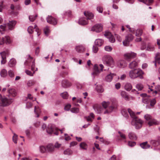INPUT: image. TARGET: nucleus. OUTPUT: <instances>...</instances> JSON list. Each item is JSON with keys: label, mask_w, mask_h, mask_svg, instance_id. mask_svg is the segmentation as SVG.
Returning <instances> with one entry per match:
<instances>
[{"label": "nucleus", "mask_w": 160, "mask_h": 160, "mask_svg": "<svg viewBox=\"0 0 160 160\" xmlns=\"http://www.w3.org/2000/svg\"><path fill=\"white\" fill-rule=\"evenodd\" d=\"M35 71H33V73H32V72L28 70H26L25 71V72L28 75H29L31 76H32L33 75V74L35 73Z\"/></svg>", "instance_id": "13d9d810"}, {"label": "nucleus", "mask_w": 160, "mask_h": 160, "mask_svg": "<svg viewBox=\"0 0 160 160\" xmlns=\"http://www.w3.org/2000/svg\"><path fill=\"white\" fill-rule=\"evenodd\" d=\"M35 82L34 81L32 80H30L27 83V85L28 87H30L34 84Z\"/></svg>", "instance_id": "bf43d9fd"}, {"label": "nucleus", "mask_w": 160, "mask_h": 160, "mask_svg": "<svg viewBox=\"0 0 160 160\" xmlns=\"http://www.w3.org/2000/svg\"><path fill=\"white\" fill-rule=\"evenodd\" d=\"M46 148L48 152H52L54 151V147L52 144H48L46 146Z\"/></svg>", "instance_id": "bb28decb"}, {"label": "nucleus", "mask_w": 160, "mask_h": 160, "mask_svg": "<svg viewBox=\"0 0 160 160\" xmlns=\"http://www.w3.org/2000/svg\"><path fill=\"white\" fill-rule=\"evenodd\" d=\"M16 63V60L14 58H12L9 61L8 65L10 67H13L15 65Z\"/></svg>", "instance_id": "58836bf2"}, {"label": "nucleus", "mask_w": 160, "mask_h": 160, "mask_svg": "<svg viewBox=\"0 0 160 160\" xmlns=\"http://www.w3.org/2000/svg\"><path fill=\"white\" fill-rule=\"evenodd\" d=\"M44 31L45 34L46 35H48L50 32L49 27L46 26L44 29Z\"/></svg>", "instance_id": "3c124183"}, {"label": "nucleus", "mask_w": 160, "mask_h": 160, "mask_svg": "<svg viewBox=\"0 0 160 160\" xmlns=\"http://www.w3.org/2000/svg\"><path fill=\"white\" fill-rule=\"evenodd\" d=\"M102 60L103 63L106 66L113 68L115 65L114 60L110 55H106L102 57Z\"/></svg>", "instance_id": "20e7f679"}, {"label": "nucleus", "mask_w": 160, "mask_h": 160, "mask_svg": "<svg viewBox=\"0 0 160 160\" xmlns=\"http://www.w3.org/2000/svg\"><path fill=\"white\" fill-rule=\"evenodd\" d=\"M136 88L138 90L141 91L143 89V85L141 83H138L136 85Z\"/></svg>", "instance_id": "49530a36"}, {"label": "nucleus", "mask_w": 160, "mask_h": 160, "mask_svg": "<svg viewBox=\"0 0 160 160\" xmlns=\"http://www.w3.org/2000/svg\"><path fill=\"white\" fill-rule=\"evenodd\" d=\"M8 76L11 78H13L14 76V72L13 70H10L8 72Z\"/></svg>", "instance_id": "8fccbe9b"}, {"label": "nucleus", "mask_w": 160, "mask_h": 160, "mask_svg": "<svg viewBox=\"0 0 160 160\" xmlns=\"http://www.w3.org/2000/svg\"><path fill=\"white\" fill-rule=\"evenodd\" d=\"M159 122L156 120L152 119L148 122V124L149 127L158 124Z\"/></svg>", "instance_id": "393cba45"}, {"label": "nucleus", "mask_w": 160, "mask_h": 160, "mask_svg": "<svg viewBox=\"0 0 160 160\" xmlns=\"http://www.w3.org/2000/svg\"><path fill=\"white\" fill-rule=\"evenodd\" d=\"M4 38V42H5L6 44H9L11 42V40L9 36H6L4 38Z\"/></svg>", "instance_id": "ea45409f"}, {"label": "nucleus", "mask_w": 160, "mask_h": 160, "mask_svg": "<svg viewBox=\"0 0 160 160\" xmlns=\"http://www.w3.org/2000/svg\"><path fill=\"white\" fill-rule=\"evenodd\" d=\"M84 15L87 18V20H91L94 17V15L92 13L89 12H85L84 13Z\"/></svg>", "instance_id": "4be33fe9"}, {"label": "nucleus", "mask_w": 160, "mask_h": 160, "mask_svg": "<svg viewBox=\"0 0 160 160\" xmlns=\"http://www.w3.org/2000/svg\"><path fill=\"white\" fill-rule=\"evenodd\" d=\"M150 106L153 107L156 103V100L155 99H153L152 100H150Z\"/></svg>", "instance_id": "e2e57ef3"}, {"label": "nucleus", "mask_w": 160, "mask_h": 160, "mask_svg": "<svg viewBox=\"0 0 160 160\" xmlns=\"http://www.w3.org/2000/svg\"><path fill=\"white\" fill-rule=\"evenodd\" d=\"M140 96L142 97V101L143 103L146 104H148L150 103V99L149 97L147 96L146 94H141Z\"/></svg>", "instance_id": "4468645a"}, {"label": "nucleus", "mask_w": 160, "mask_h": 160, "mask_svg": "<svg viewBox=\"0 0 160 160\" xmlns=\"http://www.w3.org/2000/svg\"><path fill=\"white\" fill-rule=\"evenodd\" d=\"M154 50V47L153 45H152L150 43H148L147 47L146 50L152 52Z\"/></svg>", "instance_id": "c756f323"}, {"label": "nucleus", "mask_w": 160, "mask_h": 160, "mask_svg": "<svg viewBox=\"0 0 160 160\" xmlns=\"http://www.w3.org/2000/svg\"><path fill=\"white\" fill-rule=\"evenodd\" d=\"M37 17V15L35 16L31 15L29 16V18L30 21L33 22Z\"/></svg>", "instance_id": "5fc2aeb1"}, {"label": "nucleus", "mask_w": 160, "mask_h": 160, "mask_svg": "<svg viewBox=\"0 0 160 160\" xmlns=\"http://www.w3.org/2000/svg\"><path fill=\"white\" fill-rule=\"evenodd\" d=\"M97 10L100 13H102L103 11L102 8L100 6H98L97 7Z\"/></svg>", "instance_id": "774afa93"}, {"label": "nucleus", "mask_w": 160, "mask_h": 160, "mask_svg": "<svg viewBox=\"0 0 160 160\" xmlns=\"http://www.w3.org/2000/svg\"><path fill=\"white\" fill-rule=\"evenodd\" d=\"M13 100L11 98L2 96L0 94V106L6 107L11 104Z\"/></svg>", "instance_id": "39448f33"}, {"label": "nucleus", "mask_w": 160, "mask_h": 160, "mask_svg": "<svg viewBox=\"0 0 160 160\" xmlns=\"http://www.w3.org/2000/svg\"><path fill=\"white\" fill-rule=\"evenodd\" d=\"M93 108L95 112L98 114H101L104 112L103 108L99 105L95 104L93 106Z\"/></svg>", "instance_id": "9b49d317"}, {"label": "nucleus", "mask_w": 160, "mask_h": 160, "mask_svg": "<svg viewBox=\"0 0 160 160\" xmlns=\"http://www.w3.org/2000/svg\"><path fill=\"white\" fill-rule=\"evenodd\" d=\"M139 61L134 60L130 63L129 65V67L131 68H134L137 66Z\"/></svg>", "instance_id": "c85d7f7f"}, {"label": "nucleus", "mask_w": 160, "mask_h": 160, "mask_svg": "<svg viewBox=\"0 0 160 160\" xmlns=\"http://www.w3.org/2000/svg\"><path fill=\"white\" fill-rule=\"evenodd\" d=\"M99 66L101 68L100 70L98 69V67L97 64H95L94 66L93 71L91 74L93 79L94 78L95 76L98 75L101 71H103V69L104 68L103 65L102 64H100Z\"/></svg>", "instance_id": "0eeeda50"}, {"label": "nucleus", "mask_w": 160, "mask_h": 160, "mask_svg": "<svg viewBox=\"0 0 160 160\" xmlns=\"http://www.w3.org/2000/svg\"><path fill=\"white\" fill-rule=\"evenodd\" d=\"M128 109H130L128 108V110H127L126 109H123L121 111V112L122 115L125 117L127 118L128 116V113H129L128 112Z\"/></svg>", "instance_id": "f704fd0d"}, {"label": "nucleus", "mask_w": 160, "mask_h": 160, "mask_svg": "<svg viewBox=\"0 0 160 160\" xmlns=\"http://www.w3.org/2000/svg\"><path fill=\"white\" fill-rule=\"evenodd\" d=\"M155 60L153 62L154 63L155 66L156 67L157 64H160V53H157L155 55Z\"/></svg>", "instance_id": "6ab92c4d"}, {"label": "nucleus", "mask_w": 160, "mask_h": 160, "mask_svg": "<svg viewBox=\"0 0 160 160\" xmlns=\"http://www.w3.org/2000/svg\"><path fill=\"white\" fill-rule=\"evenodd\" d=\"M33 29H34V28H33V27H32L29 26V27H28V32L30 34L32 33L33 32Z\"/></svg>", "instance_id": "0e129e2a"}, {"label": "nucleus", "mask_w": 160, "mask_h": 160, "mask_svg": "<svg viewBox=\"0 0 160 160\" xmlns=\"http://www.w3.org/2000/svg\"><path fill=\"white\" fill-rule=\"evenodd\" d=\"M47 22L51 24L55 25L57 23V20L52 16H49L47 18Z\"/></svg>", "instance_id": "dca6fc26"}, {"label": "nucleus", "mask_w": 160, "mask_h": 160, "mask_svg": "<svg viewBox=\"0 0 160 160\" xmlns=\"http://www.w3.org/2000/svg\"><path fill=\"white\" fill-rule=\"evenodd\" d=\"M160 140L159 138L157 139H151L150 140L149 142L150 144L154 147L157 146L159 143Z\"/></svg>", "instance_id": "aec40b11"}, {"label": "nucleus", "mask_w": 160, "mask_h": 160, "mask_svg": "<svg viewBox=\"0 0 160 160\" xmlns=\"http://www.w3.org/2000/svg\"><path fill=\"white\" fill-rule=\"evenodd\" d=\"M54 129L52 125L49 124L46 128L47 132L49 134H51L53 131Z\"/></svg>", "instance_id": "2f4dec72"}, {"label": "nucleus", "mask_w": 160, "mask_h": 160, "mask_svg": "<svg viewBox=\"0 0 160 160\" xmlns=\"http://www.w3.org/2000/svg\"><path fill=\"white\" fill-rule=\"evenodd\" d=\"M71 111L73 113H77L79 111V109L77 108H72Z\"/></svg>", "instance_id": "4d7b16f0"}, {"label": "nucleus", "mask_w": 160, "mask_h": 160, "mask_svg": "<svg viewBox=\"0 0 160 160\" xmlns=\"http://www.w3.org/2000/svg\"><path fill=\"white\" fill-rule=\"evenodd\" d=\"M117 66L120 68H124L126 66L125 62L123 60H120L117 62Z\"/></svg>", "instance_id": "cd10ccee"}, {"label": "nucleus", "mask_w": 160, "mask_h": 160, "mask_svg": "<svg viewBox=\"0 0 160 160\" xmlns=\"http://www.w3.org/2000/svg\"><path fill=\"white\" fill-rule=\"evenodd\" d=\"M121 95L122 97L124 98L126 100H129V97L125 92L122 91L121 92Z\"/></svg>", "instance_id": "7c9ffc66"}, {"label": "nucleus", "mask_w": 160, "mask_h": 160, "mask_svg": "<svg viewBox=\"0 0 160 160\" xmlns=\"http://www.w3.org/2000/svg\"><path fill=\"white\" fill-rule=\"evenodd\" d=\"M97 46L94 45L93 47V51L94 53H96L98 51V47Z\"/></svg>", "instance_id": "680f3d73"}, {"label": "nucleus", "mask_w": 160, "mask_h": 160, "mask_svg": "<svg viewBox=\"0 0 160 160\" xmlns=\"http://www.w3.org/2000/svg\"><path fill=\"white\" fill-rule=\"evenodd\" d=\"M61 95L63 98L65 99L68 98V95L67 92H64L62 93Z\"/></svg>", "instance_id": "6e6d98bb"}, {"label": "nucleus", "mask_w": 160, "mask_h": 160, "mask_svg": "<svg viewBox=\"0 0 160 160\" xmlns=\"http://www.w3.org/2000/svg\"><path fill=\"white\" fill-rule=\"evenodd\" d=\"M105 36L108 39L109 41L112 43L114 42L115 41V39L114 37L111 35V33L109 32L108 33L105 34Z\"/></svg>", "instance_id": "5701e85b"}, {"label": "nucleus", "mask_w": 160, "mask_h": 160, "mask_svg": "<svg viewBox=\"0 0 160 160\" xmlns=\"http://www.w3.org/2000/svg\"><path fill=\"white\" fill-rule=\"evenodd\" d=\"M0 55L1 56L2 60L1 61V63L2 64H4L6 62V55L8 54V52H5V51L0 52Z\"/></svg>", "instance_id": "f3484780"}, {"label": "nucleus", "mask_w": 160, "mask_h": 160, "mask_svg": "<svg viewBox=\"0 0 160 160\" xmlns=\"http://www.w3.org/2000/svg\"><path fill=\"white\" fill-rule=\"evenodd\" d=\"M96 89L98 92L101 93L103 92V89L102 88V86L100 85H98L97 86Z\"/></svg>", "instance_id": "c03bdc74"}, {"label": "nucleus", "mask_w": 160, "mask_h": 160, "mask_svg": "<svg viewBox=\"0 0 160 160\" xmlns=\"http://www.w3.org/2000/svg\"><path fill=\"white\" fill-rule=\"evenodd\" d=\"M8 96L9 98L13 97L16 96V91L14 88H9L8 89Z\"/></svg>", "instance_id": "ddd939ff"}, {"label": "nucleus", "mask_w": 160, "mask_h": 160, "mask_svg": "<svg viewBox=\"0 0 160 160\" xmlns=\"http://www.w3.org/2000/svg\"><path fill=\"white\" fill-rule=\"evenodd\" d=\"M116 74L115 73L109 72V73L105 77V80L108 82H110L112 81L114 76Z\"/></svg>", "instance_id": "a211bd4d"}, {"label": "nucleus", "mask_w": 160, "mask_h": 160, "mask_svg": "<svg viewBox=\"0 0 160 160\" xmlns=\"http://www.w3.org/2000/svg\"><path fill=\"white\" fill-rule=\"evenodd\" d=\"M103 26L101 24H96L93 26L91 29V31L99 32L102 30Z\"/></svg>", "instance_id": "9d476101"}, {"label": "nucleus", "mask_w": 160, "mask_h": 160, "mask_svg": "<svg viewBox=\"0 0 160 160\" xmlns=\"http://www.w3.org/2000/svg\"><path fill=\"white\" fill-rule=\"evenodd\" d=\"M133 39V36L131 34H128L127 35L125 39L123 42V44L124 46H127L129 42L131 41Z\"/></svg>", "instance_id": "f8f14e48"}, {"label": "nucleus", "mask_w": 160, "mask_h": 160, "mask_svg": "<svg viewBox=\"0 0 160 160\" xmlns=\"http://www.w3.org/2000/svg\"><path fill=\"white\" fill-rule=\"evenodd\" d=\"M128 137L130 139L135 140L137 139V136L135 134L132 132H129L128 133Z\"/></svg>", "instance_id": "473e14b6"}, {"label": "nucleus", "mask_w": 160, "mask_h": 160, "mask_svg": "<svg viewBox=\"0 0 160 160\" xmlns=\"http://www.w3.org/2000/svg\"><path fill=\"white\" fill-rule=\"evenodd\" d=\"M7 74V71L5 69H2L0 72V75L2 77L4 78L6 77Z\"/></svg>", "instance_id": "a19ab883"}, {"label": "nucleus", "mask_w": 160, "mask_h": 160, "mask_svg": "<svg viewBox=\"0 0 160 160\" xmlns=\"http://www.w3.org/2000/svg\"><path fill=\"white\" fill-rule=\"evenodd\" d=\"M101 104L103 108L104 109L103 113L105 114L111 113L116 108V106L113 104L109 106L110 104V102L109 101H103L102 102Z\"/></svg>", "instance_id": "f03ea898"}, {"label": "nucleus", "mask_w": 160, "mask_h": 160, "mask_svg": "<svg viewBox=\"0 0 160 160\" xmlns=\"http://www.w3.org/2000/svg\"><path fill=\"white\" fill-rule=\"evenodd\" d=\"M136 53L132 52H127L124 55V58L126 60L130 61L131 59L134 58L136 56Z\"/></svg>", "instance_id": "1a4fd4ad"}, {"label": "nucleus", "mask_w": 160, "mask_h": 160, "mask_svg": "<svg viewBox=\"0 0 160 160\" xmlns=\"http://www.w3.org/2000/svg\"><path fill=\"white\" fill-rule=\"evenodd\" d=\"M94 116L93 113H90L89 116L86 118L87 120L88 121L92 122V120L94 118Z\"/></svg>", "instance_id": "37998d69"}, {"label": "nucleus", "mask_w": 160, "mask_h": 160, "mask_svg": "<svg viewBox=\"0 0 160 160\" xmlns=\"http://www.w3.org/2000/svg\"><path fill=\"white\" fill-rule=\"evenodd\" d=\"M118 133L119 134L121 137L122 138V140H125L126 138V136L124 134L125 130H122L121 131L118 132Z\"/></svg>", "instance_id": "79ce46f5"}, {"label": "nucleus", "mask_w": 160, "mask_h": 160, "mask_svg": "<svg viewBox=\"0 0 160 160\" xmlns=\"http://www.w3.org/2000/svg\"><path fill=\"white\" fill-rule=\"evenodd\" d=\"M14 135L12 137V140L13 142L15 143H17V138L18 135L15 133H13Z\"/></svg>", "instance_id": "864d4df0"}, {"label": "nucleus", "mask_w": 160, "mask_h": 160, "mask_svg": "<svg viewBox=\"0 0 160 160\" xmlns=\"http://www.w3.org/2000/svg\"><path fill=\"white\" fill-rule=\"evenodd\" d=\"M76 51L78 52L82 53L85 50V47L81 44L77 45L75 48Z\"/></svg>", "instance_id": "2eb2a0df"}, {"label": "nucleus", "mask_w": 160, "mask_h": 160, "mask_svg": "<svg viewBox=\"0 0 160 160\" xmlns=\"http://www.w3.org/2000/svg\"><path fill=\"white\" fill-rule=\"evenodd\" d=\"M140 145L142 148L143 149L149 148L151 147L150 145L148 144L147 142L142 143L140 144Z\"/></svg>", "instance_id": "c9c22d12"}, {"label": "nucleus", "mask_w": 160, "mask_h": 160, "mask_svg": "<svg viewBox=\"0 0 160 160\" xmlns=\"http://www.w3.org/2000/svg\"><path fill=\"white\" fill-rule=\"evenodd\" d=\"M128 112L131 117L132 118L131 122L132 125L134 126L136 129H139L142 127L143 121L136 116V114L131 109H128Z\"/></svg>", "instance_id": "f257e3e1"}, {"label": "nucleus", "mask_w": 160, "mask_h": 160, "mask_svg": "<svg viewBox=\"0 0 160 160\" xmlns=\"http://www.w3.org/2000/svg\"><path fill=\"white\" fill-rule=\"evenodd\" d=\"M128 145L129 146L132 147L136 145V143L134 142L129 141L128 142Z\"/></svg>", "instance_id": "338daca9"}, {"label": "nucleus", "mask_w": 160, "mask_h": 160, "mask_svg": "<svg viewBox=\"0 0 160 160\" xmlns=\"http://www.w3.org/2000/svg\"><path fill=\"white\" fill-rule=\"evenodd\" d=\"M16 23L15 21H9L7 24V26L8 27V29L10 30H12L14 28L15 25Z\"/></svg>", "instance_id": "412c9836"}, {"label": "nucleus", "mask_w": 160, "mask_h": 160, "mask_svg": "<svg viewBox=\"0 0 160 160\" xmlns=\"http://www.w3.org/2000/svg\"><path fill=\"white\" fill-rule=\"evenodd\" d=\"M138 1L142 2L148 5H150L153 2V0H138Z\"/></svg>", "instance_id": "72a5a7b5"}, {"label": "nucleus", "mask_w": 160, "mask_h": 160, "mask_svg": "<svg viewBox=\"0 0 160 160\" xmlns=\"http://www.w3.org/2000/svg\"><path fill=\"white\" fill-rule=\"evenodd\" d=\"M70 104H68L66 105L64 108V109L66 111H68L70 110Z\"/></svg>", "instance_id": "69168bd1"}, {"label": "nucleus", "mask_w": 160, "mask_h": 160, "mask_svg": "<svg viewBox=\"0 0 160 160\" xmlns=\"http://www.w3.org/2000/svg\"><path fill=\"white\" fill-rule=\"evenodd\" d=\"M144 118L148 122L152 119V116L148 114L145 115Z\"/></svg>", "instance_id": "de8ad7c7"}, {"label": "nucleus", "mask_w": 160, "mask_h": 160, "mask_svg": "<svg viewBox=\"0 0 160 160\" xmlns=\"http://www.w3.org/2000/svg\"><path fill=\"white\" fill-rule=\"evenodd\" d=\"M80 147L83 150H87L88 148V145L87 144L84 142H83L80 144Z\"/></svg>", "instance_id": "4c0bfd02"}, {"label": "nucleus", "mask_w": 160, "mask_h": 160, "mask_svg": "<svg viewBox=\"0 0 160 160\" xmlns=\"http://www.w3.org/2000/svg\"><path fill=\"white\" fill-rule=\"evenodd\" d=\"M76 86L78 89L83 88V85L79 83H77L76 84Z\"/></svg>", "instance_id": "052dcab7"}, {"label": "nucleus", "mask_w": 160, "mask_h": 160, "mask_svg": "<svg viewBox=\"0 0 160 160\" xmlns=\"http://www.w3.org/2000/svg\"><path fill=\"white\" fill-rule=\"evenodd\" d=\"M148 88L149 90L148 91V92H151L154 96L156 95L157 93L160 94V85H158L156 86L155 87V90L154 91L152 88L153 87L152 86H149Z\"/></svg>", "instance_id": "6e6552de"}, {"label": "nucleus", "mask_w": 160, "mask_h": 160, "mask_svg": "<svg viewBox=\"0 0 160 160\" xmlns=\"http://www.w3.org/2000/svg\"><path fill=\"white\" fill-rule=\"evenodd\" d=\"M13 100L11 98L2 96L0 94V106L6 107L11 104Z\"/></svg>", "instance_id": "423d86ee"}, {"label": "nucleus", "mask_w": 160, "mask_h": 160, "mask_svg": "<svg viewBox=\"0 0 160 160\" xmlns=\"http://www.w3.org/2000/svg\"><path fill=\"white\" fill-rule=\"evenodd\" d=\"M78 23L82 25H85L88 23V21L85 18H81L79 20Z\"/></svg>", "instance_id": "b1692460"}, {"label": "nucleus", "mask_w": 160, "mask_h": 160, "mask_svg": "<svg viewBox=\"0 0 160 160\" xmlns=\"http://www.w3.org/2000/svg\"><path fill=\"white\" fill-rule=\"evenodd\" d=\"M142 30L140 29H138L136 31L135 35L137 37H139L142 35Z\"/></svg>", "instance_id": "09e8293b"}, {"label": "nucleus", "mask_w": 160, "mask_h": 160, "mask_svg": "<svg viewBox=\"0 0 160 160\" xmlns=\"http://www.w3.org/2000/svg\"><path fill=\"white\" fill-rule=\"evenodd\" d=\"M125 89L128 91H130L132 88V84L130 83H127L124 86Z\"/></svg>", "instance_id": "e433bc0d"}, {"label": "nucleus", "mask_w": 160, "mask_h": 160, "mask_svg": "<svg viewBox=\"0 0 160 160\" xmlns=\"http://www.w3.org/2000/svg\"><path fill=\"white\" fill-rule=\"evenodd\" d=\"M105 50L107 52H111L112 49V48L110 46H106L104 47Z\"/></svg>", "instance_id": "603ef678"}, {"label": "nucleus", "mask_w": 160, "mask_h": 160, "mask_svg": "<svg viewBox=\"0 0 160 160\" xmlns=\"http://www.w3.org/2000/svg\"><path fill=\"white\" fill-rule=\"evenodd\" d=\"M39 149L40 152L42 153H44L47 151L46 147L43 146H40L39 147Z\"/></svg>", "instance_id": "a18cd8bd"}, {"label": "nucleus", "mask_w": 160, "mask_h": 160, "mask_svg": "<svg viewBox=\"0 0 160 160\" xmlns=\"http://www.w3.org/2000/svg\"><path fill=\"white\" fill-rule=\"evenodd\" d=\"M144 72L142 70L138 69H135L130 70L128 73L129 77L132 79H134L138 77L140 79L143 78V75Z\"/></svg>", "instance_id": "7ed1b4c3"}, {"label": "nucleus", "mask_w": 160, "mask_h": 160, "mask_svg": "<svg viewBox=\"0 0 160 160\" xmlns=\"http://www.w3.org/2000/svg\"><path fill=\"white\" fill-rule=\"evenodd\" d=\"M94 43L95 45L100 47L103 44L104 41L101 39H97L95 40Z\"/></svg>", "instance_id": "a878e982"}]
</instances>
